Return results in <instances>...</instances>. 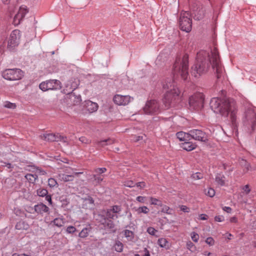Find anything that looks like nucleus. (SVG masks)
I'll return each mask as SVG.
<instances>
[{
	"label": "nucleus",
	"mask_w": 256,
	"mask_h": 256,
	"mask_svg": "<svg viewBox=\"0 0 256 256\" xmlns=\"http://www.w3.org/2000/svg\"><path fill=\"white\" fill-rule=\"evenodd\" d=\"M206 55V54L203 52L198 54L196 63L192 68V74L196 77L198 76L206 74L210 65L212 68L216 71L217 78H220L223 72V68L218 49L214 48L211 51L210 54L208 56V61L204 58V56Z\"/></svg>",
	"instance_id": "obj_1"
},
{
	"label": "nucleus",
	"mask_w": 256,
	"mask_h": 256,
	"mask_svg": "<svg viewBox=\"0 0 256 256\" xmlns=\"http://www.w3.org/2000/svg\"><path fill=\"white\" fill-rule=\"evenodd\" d=\"M210 106L216 113H219L224 116H228L230 114L232 122H235L236 108L234 100L213 98L210 100Z\"/></svg>",
	"instance_id": "obj_2"
},
{
	"label": "nucleus",
	"mask_w": 256,
	"mask_h": 256,
	"mask_svg": "<svg viewBox=\"0 0 256 256\" xmlns=\"http://www.w3.org/2000/svg\"><path fill=\"white\" fill-rule=\"evenodd\" d=\"M163 88L166 90L162 98V102L166 108H168L172 101L178 99L180 92L175 84V82L171 78H167L163 82Z\"/></svg>",
	"instance_id": "obj_3"
},
{
	"label": "nucleus",
	"mask_w": 256,
	"mask_h": 256,
	"mask_svg": "<svg viewBox=\"0 0 256 256\" xmlns=\"http://www.w3.org/2000/svg\"><path fill=\"white\" fill-rule=\"evenodd\" d=\"M188 56L187 54L183 56L182 58H177L174 66V75L176 78L180 76L183 80H186L188 75Z\"/></svg>",
	"instance_id": "obj_4"
},
{
	"label": "nucleus",
	"mask_w": 256,
	"mask_h": 256,
	"mask_svg": "<svg viewBox=\"0 0 256 256\" xmlns=\"http://www.w3.org/2000/svg\"><path fill=\"white\" fill-rule=\"evenodd\" d=\"M244 124L252 131L255 130L256 126V114L252 108H248L244 114L242 119Z\"/></svg>",
	"instance_id": "obj_5"
},
{
	"label": "nucleus",
	"mask_w": 256,
	"mask_h": 256,
	"mask_svg": "<svg viewBox=\"0 0 256 256\" xmlns=\"http://www.w3.org/2000/svg\"><path fill=\"white\" fill-rule=\"evenodd\" d=\"M2 76L8 80H18L23 78L24 72L18 68L6 69L2 72Z\"/></svg>",
	"instance_id": "obj_6"
},
{
	"label": "nucleus",
	"mask_w": 256,
	"mask_h": 256,
	"mask_svg": "<svg viewBox=\"0 0 256 256\" xmlns=\"http://www.w3.org/2000/svg\"><path fill=\"white\" fill-rule=\"evenodd\" d=\"M204 104V96L202 93L196 92L190 98L189 104L192 108L198 110L202 108Z\"/></svg>",
	"instance_id": "obj_7"
},
{
	"label": "nucleus",
	"mask_w": 256,
	"mask_h": 256,
	"mask_svg": "<svg viewBox=\"0 0 256 256\" xmlns=\"http://www.w3.org/2000/svg\"><path fill=\"white\" fill-rule=\"evenodd\" d=\"M188 12H182L180 18L179 25L181 30L189 32L192 30V20Z\"/></svg>",
	"instance_id": "obj_8"
},
{
	"label": "nucleus",
	"mask_w": 256,
	"mask_h": 256,
	"mask_svg": "<svg viewBox=\"0 0 256 256\" xmlns=\"http://www.w3.org/2000/svg\"><path fill=\"white\" fill-rule=\"evenodd\" d=\"M62 87L61 82L57 80H50L42 82L39 85L40 88L44 92L48 90H59Z\"/></svg>",
	"instance_id": "obj_9"
},
{
	"label": "nucleus",
	"mask_w": 256,
	"mask_h": 256,
	"mask_svg": "<svg viewBox=\"0 0 256 256\" xmlns=\"http://www.w3.org/2000/svg\"><path fill=\"white\" fill-rule=\"evenodd\" d=\"M144 112L148 114H154L160 112L158 102L155 100H148L143 108Z\"/></svg>",
	"instance_id": "obj_10"
},
{
	"label": "nucleus",
	"mask_w": 256,
	"mask_h": 256,
	"mask_svg": "<svg viewBox=\"0 0 256 256\" xmlns=\"http://www.w3.org/2000/svg\"><path fill=\"white\" fill-rule=\"evenodd\" d=\"M28 170L33 174H28L25 176V178L30 182L32 184L36 182L38 175H44L46 174L45 171L33 166H32Z\"/></svg>",
	"instance_id": "obj_11"
},
{
	"label": "nucleus",
	"mask_w": 256,
	"mask_h": 256,
	"mask_svg": "<svg viewBox=\"0 0 256 256\" xmlns=\"http://www.w3.org/2000/svg\"><path fill=\"white\" fill-rule=\"evenodd\" d=\"M190 136L195 140L206 142L208 140L206 134L200 130H192L190 131Z\"/></svg>",
	"instance_id": "obj_12"
},
{
	"label": "nucleus",
	"mask_w": 256,
	"mask_h": 256,
	"mask_svg": "<svg viewBox=\"0 0 256 256\" xmlns=\"http://www.w3.org/2000/svg\"><path fill=\"white\" fill-rule=\"evenodd\" d=\"M20 38V30H13L10 35V37L8 41V48H12L17 46L18 44Z\"/></svg>",
	"instance_id": "obj_13"
},
{
	"label": "nucleus",
	"mask_w": 256,
	"mask_h": 256,
	"mask_svg": "<svg viewBox=\"0 0 256 256\" xmlns=\"http://www.w3.org/2000/svg\"><path fill=\"white\" fill-rule=\"evenodd\" d=\"M132 99V98L129 96L116 94L113 98V101L117 105L126 106L130 102Z\"/></svg>",
	"instance_id": "obj_14"
},
{
	"label": "nucleus",
	"mask_w": 256,
	"mask_h": 256,
	"mask_svg": "<svg viewBox=\"0 0 256 256\" xmlns=\"http://www.w3.org/2000/svg\"><path fill=\"white\" fill-rule=\"evenodd\" d=\"M42 138L48 142H65L66 138L59 134H45L41 136Z\"/></svg>",
	"instance_id": "obj_15"
},
{
	"label": "nucleus",
	"mask_w": 256,
	"mask_h": 256,
	"mask_svg": "<svg viewBox=\"0 0 256 256\" xmlns=\"http://www.w3.org/2000/svg\"><path fill=\"white\" fill-rule=\"evenodd\" d=\"M28 12V10L26 6H22L20 8L17 14L14 18L13 23L15 26L20 24V21L24 17L25 15Z\"/></svg>",
	"instance_id": "obj_16"
},
{
	"label": "nucleus",
	"mask_w": 256,
	"mask_h": 256,
	"mask_svg": "<svg viewBox=\"0 0 256 256\" xmlns=\"http://www.w3.org/2000/svg\"><path fill=\"white\" fill-rule=\"evenodd\" d=\"M84 106L86 110L90 113L96 112L98 108L97 103L94 102L90 100L86 101Z\"/></svg>",
	"instance_id": "obj_17"
},
{
	"label": "nucleus",
	"mask_w": 256,
	"mask_h": 256,
	"mask_svg": "<svg viewBox=\"0 0 256 256\" xmlns=\"http://www.w3.org/2000/svg\"><path fill=\"white\" fill-rule=\"evenodd\" d=\"M34 211L40 214H42L44 212H48L49 210V208L42 203L38 204L35 205L34 206Z\"/></svg>",
	"instance_id": "obj_18"
},
{
	"label": "nucleus",
	"mask_w": 256,
	"mask_h": 256,
	"mask_svg": "<svg viewBox=\"0 0 256 256\" xmlns=\"http://www.w3.org/2000/svg\"><path fill=\"white\" fill-rule=\"evenodd\" d=\"M215 181L220 186H224L226 184V177L222 174H217L216 175Z\"/></svg>",
	"instance_id": "obj_19"
},
{
	"label": "nucleus",
	"mask_w": 256,
	"mask_h": 256,
	"mask_svg": "<svg viewBox=\"0 0 256 256\" xmlns=\"http://www.w3.org/2000/svg\"><path fill=\"white\" fill-rule=\"evenodd\" d=\"M58 178L60 180L64 182L72 181L74 178L73 174H66L63 173H60L58 175Z\"/></svg>",
	"instance_id": "obj_20"
},
{
	"label": "nucleus",
	"mask_w": 256,
	"mask_h": 256,
	"mask_svg": "<svg viewBox=\"0 0 256 256\" xmlns=\"http://www.w3.org/2000/svg\"><path fill=\"white\" fill-rule=\"evenodd\" d=\"M240 164L242 168L243 173L246 174L251 170L250 164L246 160L242 159L240 162Z\"/></svg>",
	"instance_id": "obj_21"
},
{
	"label": "nucleus",
	"mask_w": 256,
	"mask_h": 256,
	"mask_svg": "<svg viewBox=\"0 0 256 256\" xmlns=\"http://www.w3.org/2000/svg\"><path fill=\"white\" fill-rule=\"evenodd\" d=\"M176 137L180 141H186L190 137V132L188 133L184 132H180L176 133Z\"/></svg>",
	"instance_id": "obj_22"
},
{
	"label": "nucleus",
	"mask_w": 256,
	"mask_h": 256,
	"mask_svg": "<svg viewBox=\"0 0 256 256\" xmlns=\"http://www.w3.org/2000/svg\"><path fill=\"white\" fill-rule=\"evenodd\" d=\"M28 228V224L24 221H20L16 225V228L18 230H27Z\"/></svg>",
	"instance_id": "obj_23"
},
{
	"label": "nucleus",
	"mask_w": 256,
	"mask_h": 256,
	"mask_svg": "<svg viewBox=\"0 0 256 256\" xmlns=\"http://www.w3.org/2000/svg\"><path fill=\"white\" fill-rule=\"evenodd\" d=\"M91 230V227L89 225L88 226L84 228L79 233L78 236L81 238H85L87 237Z\"/></svg>",
	"instance_id": "obj_24"
},
{
	"label": "nucleus",
	"mask_w": 256,
	"mask_h": 256,
	"mask_svg": "<svg viewBox=\"0 0 256 256\" xmlns=\"http://www.w3.org/2000/svg\"><path fill=\"white\" fill-rule=\"evenodd\" d=\"M51 223H53L54 225L57 227H62L64 224V218H54L52 221Z\"/></svg>",
	"instance_id": "obj_25"
},
{
	"label": "nucleus",
	"mask_w": 256,
	"mask_h": 256,
	"mask_svg": "<svg viewBox=\"0 0 256 256\" xmlns=\"http://www.w3.org/2000/svg\"><path fill=\"white\" fill-rule=\"evenodd\" d=\"M158 244L161 248L168 250L169 248L168 242L165 238H160L158 240Z\"/></svg>",
	"instance_id": "obj_26"
},
{
	"label": "nucleus",
	"mask_w": 256,
	"mask_h": 256,
	"mask_svg": "<svg viewBox=\"0 0 256 256\" xmlns=\"http://www.w3.org/2000/svg\"><path fill=\"white\" fill-rule=\"evenodd\" d=\"M196 147V145L190 142H184L182 144V148L187 150L190 151L194 150Z\"/></svg>",
	"instance_id": "obj_27"
},
{
	"label": "nucleus",
	"mask_w": 256,
	"mask_h": 256,
	"mask_svg": "<svg viewBox=\"0 0 256 256\" xmlns=\"http://www.w3.org/2000/svg\"><path fill=\"white\" fill-rule=\"evenodd\" d=\"M114 140L111 138H108L106 140H101L98 142V144L99 146L104 147L106 146L112 144H114Z\"/></svg>",
	"instance_id": "obj_28"
},
{
	"label": "nucleus",
	"mask_w": 256,
	"mask_h": 256,
	"mask_svg": "<svg viewBox=\"0 0 256 256\" xmlns=\"http://www.w3.org/2000/svg\"><path fill=\"white\" fill-rule=\"evenodd\" d=\"M134 209L138 214H140L141 213L148 214L149 212V208L146 206H142L138 208H134Z\"/></svg>",
	"instance_id": "obj_29"
},
{
	"label": "nucleus",
	"mask_w": 256,
	"mask_h": 256,
	"mask_svg": "<svg viewBox=\"0 0 256 256\" xmlns=\"http://www.w3.org/2000/svg\"><path fill=\"white\" fill-rule=\"evenodd\" d=\"M124 235L128 241H132L134 238V233L130 230H126L124 231Z\"/></svg>",
	"instance_id": "obj_30"
},
{
	"label": "nucleus",
	"mask_w": 256,
	"mask_h": 256,
	"mask_svg": "<svg viewBox=\"0 0 256 256\" xmlns=\"http://www.w3.org/2000/svg\"><path fill=\"white\" fill-rule=\"evenodd\" d=\"M113 248L117 252H122L123 250V244L120 241H116Z\"/></svg>",
	"instance_id": "obj_31"
},
{
	"label": "nucleus",
	"mask_w": 256,
	"mask_h": 256,
	"mask_svg": "<svg viewBox=\"0 0 256 256\" xmlns=\"http://www.w3.org/2000/svg\"><path fill=\"white\" fill-rule=\"evenodd\" d=\"M150 204H152V205H158V206H162V202L160 200H159L156 198H153V197H150Z\"/></svg>",
	"instance_id": "obj_32"
},
{
	"label": "nucleus",
	"mask_w": 256,
	"mask_h": 256,
	"mask_svg": "<svg viewBox=\"0 0 256 256\" xmlns=\"http://www.w3.org/2000/svg\"><path fill=\"white\" fill-rule=\"evenodd\" d=\"M104 226L108 228H112L114 227V224L110 220H106L104 223Z\"/></svg>",
	"instance_id": "obj_33"
},
{
	"label": "nucleus",
	"mask_w": 256,
	"mask_h": 256,
	"mask_svg": "<svg viewBox=\"0 0 256 256\" xmlns=\"http://www.w3.org/2000/svg\"><path fill=\"white\" fill-rule=\"evenodd\" d=\"M48 193V190L45 188H39L37 190V194L40 196H45Z\"/></svg>",
	"instance_id": "obj_34"
},
{
	"label": "nucleus",
	"mask_w": 256,
	"mask_h": 256,
	"mask_svg": "<svg viewBox=\"0 0 256 256\" xmlns=\"http://www.w3.org/2000/svg\"><path fill=\"white\" fill-rule=\"evenodd\" d=\"M205 194L210 197H213L215 195V190L212 188H208L204 190Z\"/></svg>",
	"instance_id": "obj_35"
},
{
	"label": "nucleus",
	"mask_w": 256,
	"mask_h": 256,
	"mask_svg": "<svg viewBox=\"0 0 256 256\" xmlns=\"http://www.w3.org/2000/svg\"><path fill=\"white\" fill-rule=\"evenodd\" d=\"M186 248L191 251L194 252L196 250V247L194 244L190 241H188L186 243Z\"/></svg>",
	"instance_id": "obj_36"
},
{
	"label": "nucleus",
	"mask_w": 256,
	"mask_h": 256,
	"mask_svg": "<svg viewBox=\"0 0 256 256\" xmlns=\"http://www.w3.org/2000/svg\"><path fill=\"white\" fill-rule=\"evenodd\" d=\"M94 181L96 184L100 183L103 180V177L102 176H98L96 174H94L92 176Z\"/></svg>",
	"instance_id": "obj_37"
},
{
	"label": "nucleus",
	"mask_w": 256,
	"mask_h": 256,
	"mask_svg": "<svg viewBox=\"0 0 256 256\" xmlns=\"http://www.w3.org/2000/svg\"><path fill=\"white\" fill-rule=\"evenodd\" d=\"M106 216L111 219H116L118 218V216H117L116 214L112 213V210H108L106 212Z\"/></svg>",
	"instance_id": "obj_38"
},
{
	"label": "nucleus",
	"mask_w": 256,
	"mask_h": 256,
	"mask_svg": "<svg viewBox=\"0 0 256 256\" xmlns=\"http://www.w3.org/2000/svg\"><path fill=\"white\" fill-rule=\"evenodd\" d=\"M94 200L92 198L88 196V198H86L84 201V204H90L89 208H92L94 205Z\"/></svg>",
	"instance_id": "obj_39"
},
{
	"label": "nucleus",
	"mask_w": 256,
	"mask_h": 256,
	"mask_svg": "<svg viewBox=\"0 0 256 256\" xmlns=\"http://www.w3.org/2000/svg\"><path fill=\"white\" fill-rule=\"evenodd\" d=\"M190 236L192 240L195 242H197L199 240V235L196 232H192L190 233Z\"/></svg>",
	"instance_id": "obj_40"
},
{
	"label": "nucleus",
	"mask_w": 256,
	"mask_h": 256,
	"mask_svg": "<svg viewBox=\"0 0 256 256\" xmlns=\"http://www.w3.org/2000/svg\"><path fill=\"white\" fill-rule=\"evenodd\" d=\"M108 210H112V213H115L117 214L118 213L121 211V208L120 206H114Z\"/></svg>",
	"instance_id": "obj_41"
},
{
	"label": "nucleus",
	"mask_w": 256,
	"mask_h": 256,
	"mask_svg": "<svg viewBox=\"0 0 256 256\" xmlns=\"http://www.w3.org/2000/svg\"><path fill=\"white\" fill-rule=\"evenodd\" d=\"M124 185L129 188H132L135 186V183L132 180H126L124 182Z\"/></svg>",
	"instance_id": "obj_42"
},
{
	"label": "nucleus",
	"mask_w": 256,
	"mask_h": 256,
	"mask_svg": "<svg viewBox=\"0 0 256 256\" xmlns=\"http://www.w3.org/2000/svg\"><path fill=\"white\" fill-rule=\"evenodd\" d=\"M57 182L56 181L52 178H49L48 180V186L52 188L55 186L56 185H57Z\"/></svg>",
	"instance_id": "obj_43"
},
{
	"label": "nucleus",
	"mask_w": 256,
	"mask_h": 256,
	"mask_svg": "<svg viewBox=\"0 0 256 256\" xmlns=\"http://www.w3.org/2000/svg\"><path fill=\"white\" fill-rule=\"evenodd\" d=\"M206 242L210 246H214L215 242L214 238L212 237H208L206 240Z\"/></svg>",
	"instance_id": "obj_44"
},
{
	"label": "nucleus",
	"mask_w": 256,
	"mask_h": 256,
	"mask_svg": "<svg viewBox=\"0 0 256 256\" xmlns=\"http://www.w3.org/2000/svg\"><path fill=\"white\" fill-rule=\"evenodd\" d=\"M76 230V228L73 226H68L66 229V232L68 234H74Z\"/></svg>",
	"instance_id": "obj_45"
},
{
	"label": "nucleus",
	"mask_w": 256,
	"mask_h": 256,
	"mask_svg": "<svg viewBox=\"0 0 256 256\" xmlns=\"http://www.w3.org/2000/svg\"><path fill=\"white\" fill-rule=\"evenodd\" d=\"M79 140L84 144H90L91 140L84 136H82L79 138Z\"/></svg>",
	"instance_id": "obj_46"
},
{
	"label": "nucleus",
	"mask_w": 256,
	"mask_h": 256,
	"mask_svg": "<svg viewBox=\"0 0 256 256\" xmlns=\"http://www.w3.org/2000/svg\"><path fill=\"white\" fill-rule=\"evenodd\" d=\"M147 232L150 235L154 236L155 235L156 232H157V230H156L154 228L152 227H149L147 229Z\"/></svg>",
	"instance_id": "obj_47"
},
{
	"label": "nucleus",
	"mask_w": 256,
	"mask_h": 256,
	"mask_svg": "<svg viewBox=\"0 0 256 256\" xmlns=\"http://www.w3.org/2000/svg\"><path fill=\"white\" fill-rule=\"evenodd\" d=\"M242 190L245 192L246 194H248L250 192V188L248 184H246L242 187Z\"/></svg>",
	"instance_id": "obj_48"
},
{
	"label": "nucleus",
	"mask_w": 256,
	"mask_h": 256,
	"mask_svg": "<svg viewBox=\"0 0 256 256\" xmlns=\"http://www.w3.org/2000/svg\"><path fill=\"white\" fill-rule=\"evenodd\" d=\"M106 171V169L105 168H98L95 169L94 172L98 174H102L105 172Z\"/></svg>",
	"instance_id": "obj_49"
},
{
	"label": "nucleus",
	"mask_w": 256,
	"mask_h": 256,
	"mask_svg": "<svg viewBox=\"0 0 256 256\" xmlns=\"http://www.w3.org/2000/svg\"><path fill=\"white\" fill-rule=\"evenodd\" d=\"M162 212H165V213H166V214H170V212H168L169 210H170V208L166 206V205H164L163 206L162 204Z\"/></svg>",
	"instance_id": "obj_50"
},
{
	"label": "nucleus",
	"mask_w": 256,
	"mask_h": 256,
	"mask_svg": "<svg viewBox=\"0 0 256 256\" xmlns=\"http://www.w3.org/2000/svg\"><path fill=\"white\" fill-rule=\"evenodd\" d=\"M180 210L184 212H190V208L186 206L182 205L180 206Z\"/></svg>",
	"instance_id": "obj_51"
},
{
	"label": "nucleus",
	"mask_w": 256,
	"mask_h": 256,
	"mask_svg": "<svg viewBox=\"0 0 256 256\" xmlns=\"http://www.w3.org/2000/svg\"><path fill=\"white\" fill-rule=\"evenodd\" d=\"M146 199V197L142 196H138L136 198V200L141 203H144Z\"/></svg>",
	"instance_id": "obj_52"
},
{
	"label": "nucleus",
	"mask_w": 256,
	"mask_h": 256,
	"mask_svg": "<svg viewBox=\"0 0 256 256\" xmlns=\"http://www.w3.org/2000/svg\"><path fill=\"white\" fill-rule=\"evenodd\" d=\"M135 186L140 188H143L146 186V183L144 182H138L135 184Z\"/></svg>",
	"instance_id": "obj_53"
},
{
	"label": "nucleus",
	"mask_w": 256,
	"mask_h": 256,
	"mask_svg": "<svg viewBox=\"0 0 256 256\" xmlns=\"http://www.w3.org/2000/svg\"><path fill=\"white\" fill-rule=\"evenodd\" d=\"M5 107L10 108H14L16 107V105L14 104L8 102L5 104Z\"/></svg>",
	"instance_id": "obj_54"
},
{
	"label": "nucleus",
	"mask_w": 256,
	"mask_h": 256,
	"mask_svg": "<svg viewBox=\"0 0 256 256\" xmlns=\"http://www.w3.org/2000/svg\"><path fill=\"white\" fill-rule=\"evenodd\" d=\"M192 178L194 180H199L202 178V174L200 173L197 172L192 175Z\"/></svg>",
	"instance_id": "obj_55"
},
{
	"label": "nucleus",
	"mask_w": 256,
	"mask_h": 256,
	"mask_svg": "<svg viewBox=\"0 0 256 256\" xmlns=\"http://www.w3.org/2000/svg\"><path fill=\"white\" fill-rule=\"evenodd\" d=\"M214 220L216 222H221L224 220V218L222 216H215Z\"/></svg>",
	"instance_id": "obj_56"
},
{
	"label": "nucleus",
	"mask_w": 256,
	"mask_h": 256,
	"mask_svg": "<svg viewBox=\"0 0 256 256\" xmlns=\"http://www.w3.org/2000/svg\"><path fill=\"white\" fill-rule=\"evenodd\" d=\"M199 219L200 220H206L208 218V216L206 214H200L198 216Z\"/></svg>",
	"instance_id": "obj_57"
},
{
	"label": "nucleus",
	"mask_w": 256,
	"mask_h": 256,
	"mask_svg": "<svg viewBox=\"0 0 256 256\" xmlns=\"http://www.w3.org/2000/svg\"><path fill=\"white\" fill-rule=\"evenodd\" d=\"M222 210L228 213H230L232 210V208L229 206H224L222 208Z\"/></svg>",
	"instance_id": "obj_58"
},
{
	"label": "nucleus",
	"mask_w": 256,
	"mask_h": 256,
	"mask_svg": "<svg viewBox=\"0 0 256 256\" xmlns=\"http://www.w3.org/2000/svg\"><path fill=\"white\" fill-rule=\"evenodd\" d=\"M46 200L48 202L49 204H52V198H51V196H50V195H46Z\"/></svg>",
	"instance_id": "obj_59"
},
{
	"label": "nucleus",
	"mask_w": 256,
	"mask_h": 256,
	"mask_svg": "<svg viewBox=\"0 0 256 256\" xmlns=\"http://www.w3.org/2000/svg\"><path fill=\"white\" fill-rule=\"evenodd\" d=\"M230 222H231L236 223L238 222V219L236 216H233L230 218Z\"/></svg>",
	"instance_id": "obj_60"
},
{
	"label": "nucleus",
	"mask_w": 256,
	"mask_h": 256,
	"mask_svg": "<svg viewBox=\"0 0 256 256\" xmlns=\"http://www.w3.org/2000/svg\"><path fill=\"white\" fill-rule=\"evenodd\" d=\"M144 254L143 255V256H150L149 252L147 250V248H145L144 250Z\"/></svg>",
	"instance_id": "obj_61"
},
{
	"label": "nucleus",
	"mask_w": 256,
	"mask_h": 256,
	"mask_svg": "<svg viewBox=\"0 0 256 256\" xmlns=\"http://www.w3.org/2000/svg\"><path fill=\"white\" fill-rule=\"evenodd\" d=\"M204 254L206 256H212L211 252H205Z\"/></svg>",
	"instance_id": "obj_62"
},
{
	"label": "nucleus",
	"mask_w": 256,
	"mask_h": 256,
	"mask_svg": "<svg viewBox=\"0 0 256 256\" xmlns=\"http://www.w3.org/2000/svg\"><path fill=\"white\" fill-rule=\"evenodd\" d=\"M6 166L8 168H12V164L10 163L6 164Z\"/></svg>",
	"instance_id": "obj_63"
},
{
	"label": "nucleus",
	"mask_w": 256,
	"mask_h": 256,
	"mask_svg": "<svg viewBox=\"0 0 256 256\" xmlns=\"http://www.w3.org/2000/svg\"><path fill=\"white\" fill-rule=\"evenodd\" d=\"M252 226L254 228L256 229V220H254V221L253 222V223H252Z\"/></svg>",
	"instance_id": "obj_64"
}]
</instances>
